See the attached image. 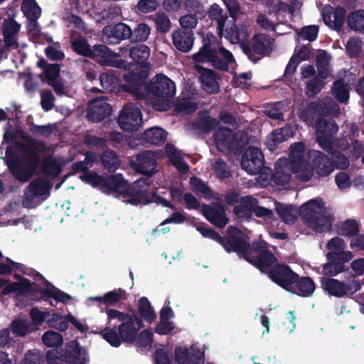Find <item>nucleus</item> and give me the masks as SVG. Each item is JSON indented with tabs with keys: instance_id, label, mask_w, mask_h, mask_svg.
Returning a JSON list of instances; mask_svg holds the SVG:
<instances>
[{
	"instance_id": "f257e3e1",
	"label": "nucleus",
	"mask_w": 364,
	"mask_h": 364,
	"mask_svg": "<svg viewBox=\"0 0 364 364\" xmlns=\"http://www.w3.org/2000/svg\"><path fill=\"white\" fill-rule=\"evenodd\" d=\"M80 178L93 187L102 186L107 192L114 193L119 200L127 204L138 206L155 202L165 207L171 206L167 200L153 193L148 178L136 180L132 185L121 174L103 178L93 172L85 171Z\"/></svg>"
},
{
	"instance_id": "f03ea898",
	"label": "nucleus",
	"mask_w": 364,
	"mask_h": 364,
	"mask_svg": "<svg viewBox=\"0 0 364 364\" xmlns=\"http://www.w3.org/2000/svg\"><path fill=\"white\" fill-rule=\"evenodd\" d=\"M288 163L294 173L301 181L310 180L314 171L319 176H326L333 171L334 166L331 159L319 151H305L302 142H297L289 149Z\"/></svg>"
},
{
	"instance_id": "7ed1b4c3",
	"label": "nucleus",
	"mask_w": 364,
	"mask_h": 364,
	"mask_svg": "<svg viewBox=\"0 0 364 364\" xmlns=\"http://www.w3.org/2000/svg\"><path fill=\"white\" fill-rule=\"evenodd\" d=\"M148 74L144 73L141 76H134V79L129 80L126 77V83L124 89L132 93L136 98L143 99L150 95L162 98L161 102H154V107L159 111H166L171 107V101L168 98L176 94L175 83L164 75H157L150 85H146L145 79Z\"/></svg>"
},
{
	"instance_id": "20e7f679",
	"label": "nucleus",
	"mask_w": 364,
	"mask_h": 364,
	"mask_svg": "<svg viewBox=\"0 0 364 364\" xmlns=\"http://www.w3.org/2000/svg\"><path fill=\"white\" fill-rule=\"evenodd\" d=\"M244 257L250 263L255 265L262 272H268L269 278L284 289L291 291V287L296 281L298 275L286 265H277L272 268L275 259L273 255L266 250V243L249 247Z\"/></svg>"
},
{
	"instance_id": "39448f33",
	"label": "nucleus",
	"mask_w": 364,
	"mask_h": 364,
	"mask_svg": "<svg viewBox=\"0 0 364 364\" xmlns=\"http://www.w3.org/2000/svg\"><path fill=\"white\" fill-rule=\"evenodd\" d=\"M304 223L314 231L322 232L331 230L334 217L321 198L309 200L299 208Z\"/></svg>"
},
{
	"instance_id": "423d86ee",
	"label": "nucleus",
	"mask_w": 364,
	"mask_h": 364,
	"mask_svg": "<svg viewBox=\"0 0 364 364\" xmlns=\"http://www.w3.org/2000/svg\"><path fill=\"white\" fill-rule=\"evenodd\" d=\"M143 326L142 319L132 314L119 326L118 332L115 328H107L101 331L100 334L112 346L117 348L122 342L134 343Z\"/></svg>"
},
{
	"instance_id": "0eeeda50",
	"label": "nucleus",
	"mask_w": 364,
	"mask_h": 364,
	"mask_svg": "<svg viewBox=\"0 0 364 364\" xmlns=\"http://www.w3.org/2000/svg\"><path fill=\"white\" fill-rule=\"evenodd\" d=\"M5 158L10 171L18 181L21 182L29 180L39 163L37 152L31 149L27 150L21 157L16 159L11 154V148L8 146Z\"/></svg>"
},
{
	"instance_id": "6e6552de",
	"label": "nucleus",
	"mask_w": 364,
	"mask_h": 364,
	"mask_svg": "<svg viewBox=\"0 0 364 364\" xmlns=\"http://www.w3.org/2000/svg\"><path fill=\"white\" fill-rule=\"evenodd\" d=\"M193 58L196 63H210L217 69L227 70L235 65L232 53L218 43H205Z\"/></svg>"
},
{
	"instance_id": "1a4fd4ad",
	"label": "nucleus",
	"mask_w": 364,
	"mask_h": 364,
	"mask_svg": "<svg viewBox=\"0 0 364 364\" xmlns=\"http://www.w3.org/2000/svg\"><path fill=\"white\" fill-rule=\"evenodd\" d=\"M72 46L73 50L83 55L90 56L91 55L100 56L102 59L100 61L105 65H108L118 68L127 69L129 68L130 64L124 60L118 59L119 54L112 51L109 48L104 45L95 46L91 50L87 41L82 38L73 41Z\"/></svg>"
},
{
	"instance_id": "9d476101",
	"label": "nucleus",
	"mask_w": 364,
	"mask_h": 364,
	"mask_svg": "<svg viewBox=\"0 0 364 364\" xmlns=\"http://www.w3.org/2000/svg\"><path fill=\"white\" fill-rule=\"evenodd\" d=\"M196 230L204 237L210 238L223 245L225 250L228 252H237L240 255H242L244 256L247 250H249V245L246 240V235L236 228H228V237L226 242H224L220 235L210 228L198 226Z\"/></svg>"
},
{
	"instance_id": "9b49d317",
	"label": "nucleus",
	"mask_w": 364,
	"mask_h": 364,
	"mask_svg": "<svg viewBox=\"0 0 364 364\" xmlns=\"http://www.w3.org/2000/svg\"><path fill=\"white\" fill-rule=\"evenodd\" d=\"M50 187V184L45 178L33 180L25 193L23 205L28 208L36 206L48 198Z\"/></svg>"
},
{
	"instance_id": "f8f14e48",
	"label": "nucleus",
	"mask_w": 364,
	"mask_h": 364,
	"mask_svg": "<svg viewBox=\"0 0 364 364\" xmlns=\"http://www.w3.org/2000/svg\"><path fill=\"white\" fill-rule=\"evenodd\" d=\"M118 122L119 127L126 132L136 131L142 124L140 109L132 104L125 105L119 113Z\"/></svg>"
},
{
	"instance_id": "ddd939ff",
	"label": "nucleus",
	"mask_w": 364,
	"mask_h": 364,
	"mask_svg": "<svg viewBox=\"0 0 364 364\" xmlns=\"http://www.w3.org/2000/svg\"><path fill=\"white\" fill-rule=\"evenodd\" d=\"M321 287L331 296L341 297L348 294H352L360 289L357 281L345 284L336 279L323 277L321 281Z\"/></svg>"
},
{
	"instance_id": "4468645a",
	"label": "nucleus",
	"mask_w": 364,
	"mask_h": 364,
	"mask_svg": "<svg viewBox=\"0 0 364 364\" xmlns=\"http://www.w3.org/2000/svg\"><path fill=\"white\" fill-rule=\"evenodd\" d=\"M242 132L233 134L230 129L220 128L214 134V141L217 149L222 152H226L243 143Z\"/></svg>"
},
{
	"instance_id": "2eb2a0df",
	"label": "nucleus",
	"mask_w": 364,
	"mask_h": 364,
	"mask_svg": "<svg viewBox=\"0 0 364 364\" xmlns=\"http://www.w3.org/2000/svg\"><path fill=\"white\" fill-rule=\"evenodd\" d=\"M241 203L245 208V213H242V207L240 206H235L234 208V213L239 218H247L251 213H253L257 217L264 218L267 221L271 222L273 217L272 212L267 208L259 206L256 198L252 196H245L242 198Z\"/></svg>"
},
{
	"instance_id": "dca6fc26",
	"label": "nucleus",
	"mask_w": 364,
	"mask_h": 364,
	"mask_svg": "<svg viewBox=\"0 0 364 364\" xmlns=\"http://www.w3.org/2000/svg\"><path fill=\"white\" fill-rule=\"evenodd\" d=\"M316 140L320 146L326 151L333 149L331 139L338 132V127L333 121H326L323 119L317 120L316 124Z\"/></svg>"
},
{
	"instance_id": "f3484780",
	"label": "nucleus",
	"mask_w": 364,
	"mask_h": 364,
	"mask_svg": "<svg viewBox=\"0 0 364 364\" xmlns=\"http://www.w3.org/2000/svg\"><path fill=\"white\" fill-rule=\"evenodd\" d=\"M235 22L236 21H234V19H232L231 23H225L223 29V34L219 36L220 37L224 36L225 38L231 43H240L243 51L247 53L250 51V48L244 45V41H246L249 36L247 27L244 23L237 26Z\"/></svg>"
},
{
	"instance_id": "a211bd4d",
	"label": "nucleus",
	"mask_w": 364,
	"mask_h": 364,
	"mask_svg": "<svg viewBox=\"0 0 364 364\" xmlns=\"http://www.w3.org/2000/svg\"><path fill=\"white\" fill-rule=\"evenodd\" d=\"M264 165V156L259 149L248 147L245 151L241 161L242 168L249 174H257Z\"/></svg>"
},
{
	"instance_id": "6ab92c4d",
	"label": "nucleus",
	"mask_w": 364,
	"mask_h": 364,
	"mask_svg": "<svg viewBox=\"0 0 364 364\" xmlns=\"http://www.w3.org/2000/svg\"><path fill=\"white\" fill-rule=\"evenodd\" d=\"M346 244L343 239L339 237H334L326 244V248L328 250L327 257L328 260H341L343 262L350 261L353 257V253L349 250H346Z\"/></svg>"
},
{
	"instance_id": "aec40b11",
	"label": "nucleus",
	"mask_w": 364,
	"mask_h": 364,
	"mask_svg": "<svg viewBox=\"0 0 364 364\" xmlns=\"http://www.w3.org/2000/svg\"><path fill=\"white\" fill-rule=\"evenodd\" d=\"M175 360L178 364H203V353L195 346L190 348L178 346L175 350Z\"/></svg>"
},
{
	"instance_id": "412c9836",
	"label": "nucleus",
	"mask_w": 364,
	"mask_h": 364,
	"mask_svg": "<svg viewBox=\"0 0 364 364\" xmlns=\"http://www.w3.org/2000/svg\"><path fill=\"white\" fill-rule=\"evenodd\" d=\"M129 55L131 58L139 64H143V70L139 73H129L124 75V80H126V77H129V80L134 79V76L136 77L141 76L144 73L148 74V70L150 67V65L146 63L147 59L150 55V48L144 45V44H138L133 46L129 49Z\"/></svg>"
},
{
	"instance_id": "4be33fe9",
	"label": "nucleus",
	"mask_w": 364,
	"mask_h": 364,
	"mask_svg": "<svg viewBox=\"0 0 364 364\" xmlns=\"http://www.w3.org/2000/svg\"><path fill=\"white\" fill-rule=\"evenodd\" d=\"M20 28L21 25L13 19H7L3 24V33L6 46L18 51L26 47L25 44L20 46L16 43V36Z\"/></svg>"
},
{
	"instance_id": "5701e85b",
	"label": "nucleus",
	"mask_w": 364,
	"mask_h": 364,
	"mask_svg": "<svg viewBox=\"0 0 364 364\" xmlns=\"http://www.w3.org/2000/svg\"><path fill=\"white\" fill-rule=\"evenodd\" d=\"M112 108L105 97L92 100L89 106L87 118L92 122H99L111 114Z\"/></svg>"
},
{
	"instance_id": "b1692460",
	"label": "nucleus",
	"mask_w": 364,
	"mask_h": 364,
	"mask_svg": "<svg viewBox=\"0 0 364 364\" xmlns=\"http://www.w3.org/2000/svg\"><path fill=\"white\" fill-rule=\"evenodd\" d=\"M59 73V65L58 64H51L46 68L43 73L40 75V77L52 86L57 95H62L64 94V85L58 78Z\"/></svg>"
},
{
	"instance_id": "393cba45",
	"label": "nucleus",
	"mask_w": 364,
	"mask_h": 364,
	"mask_svg": "<svg viewBox=\"0 0 364 364\" xmlns=\"http://www.w3.org/2000/svg\"><path fill=\"white\" fill-rule=\"evenodd\" d=\"M202 211L205 218L218 227H224L228 223L224 208L220 203H214L210 206L203 205Z\"/></svg>"
},
{
	"instance_id": "a878e982",
	"label": "nucleus",
	"mask_w": 364,
	"mask_h": 364,
	"mask_svg": "<svg viewBox=\"0 0 364 364\" xmlns=\"http://www.w3.org/2000/svg\"><path fill=\"white\" fill-rule=\"evenodd\" d=\"M128 296V293L124 289L119 288L108 291L102 296L88 297L85 300V304L90 306L92 301H97L107 306H113L118 302L126 300Z\"/></svg>"
},
{
	"instance_id": "bb28decb",
	"label": "nucleus",
	"mask_w": 364,
	"mask_h": 364,
	"mask_svg": "<svg viewBox=\"0 0 364 364\" xmlns=\"http://www.w3.org/2000/svg\"><path fill=\"white\" fill-rule=\"evenodd\" d=\"M346 129L348 130L346 135H344V139L338 144V147L341 150H345L350 146V142L353 146L352 152L355 157H358L360 154L363 151V145L355 138L358 136V129L355 124H350V125H346Z\"/></svg>"
},
{
	"instance_id": "cd10ccee",
	"label": "nucleus",
	"mask_w": 364,
	"mask_h": 364,
	"mask_svg": "<svg viewBox=\"0 0 364 364\" xmlns=\"http://www.w3.org/2000/svg\"><path fill=\"white\" fill-rule=\"evenodd\" d=\"M156 154L151 151L140 153L137 155L134 161V168L137 171L146 175L152 174L156 168Z\"/></svg>"
},
{
	"instance_id": "c85d7f7f",
	"label": "nucleus",
	"mask_w": 364,
	"mask_h": 364,
	"mask_svg": "<svg viewBox=\"0 0 364 364\" xmlns=\"http://www.w3.org/2000/svg\"><path fill=\"white\" fill-rule=\"evenodd\" d=\"M292 171L287 159H280L276 162L272 180L277 186H284L290 181Z\"/></svg>"
},
{
	"instance_id": "c756f323",
	"label": "nucleus",
	"mask_w": 364,
	"mask_h": 364,
	"mask_svg": "<svg viewBox=\"0 0 364 364\" xmlns=\"http://www.w3.org/2000/svg\"><path fill=\"white\" fill-rule=\"evenodd\" d=\"M65 360L68 364H85L87 361L86 350L76 341H70L66 346Z\"/></svg>"
},
{
	"instance_id": "7c9ffc66",
	"label": "nucleus",
	"mask_w": 364,
	"mask_h": 364,
	"mask_svg": "<svg viewBox=\"0 0 364 364\" xmlns=\"http://www.w3.org/2000/svg\"><path fill=\"white\" fill-rule=\"evenodd\" d=\"M172 40L177 49L183 52H188L193 45V32L180 29L176 30L172 33Z\"/></svg>"
},
{
	"instance_id": "2f4dec72",
	"label": "nucleus",
	"mask_w": 364,
	"mask_h": 364,
	"mask_svg": "<svg viewBox=\"0 0 364 364\" xmlns=\"http://www.w3.org/2000/svg\"><path fill=\"white\" fill-rule=\"evenodd\" d=\"M105 33L107 35V41L111 43H115L117 41L129 38L132 31L129 26L123 23H117L114 26L105 27Z\"/></svg>"
},
{
	"instance_id": "473e14b6",
	"label": "nucleus",
	"mask_w": 364,
	"mask_h": 364,
	"mask_svg": "<svg viewBox=\"0 0 364 364\" xmlns=\"http://www.w3.org/2000/svg\"><path fill=\"white\" fill-rule=\"evenodd\" d=\"M326 112V111L323 109V100H318L309 103L304 109H301L299 115L306 124L311 125L316 117L323 116V113Z\"/></svg>"
},
{
	"instance_id": "72a5a7b5",
	"label": "nucleus",
	"mask_w": 364,
	"mask_h": 364,
	"mask_svg": "<svg viewBox=\"0 0 364 364\" xmlns=\"http://www.w3.org/2000/svg\"><path fill=\"white\" fill-rule=\"evenodd\" d=\"M196 69L200 75L203 89L209 93L217 92L219 90V87L213 72L199 65L196 66Z\"/></svg>"
},
{
	"instance_id": "f704fd0d",
	"label": "nucleus",
	"mask_w": 364,
	"mask_h": 364,
	"mask_svg": "<svg viewBox=\"0 0 364 364\" xmlns=\"http://www.w3.org/2000/svg\"><path fill=\"white\" fill-rule=\"evenodd\" d=\"M344 15V10L342 9L333 10L332 7H325L322 11L324 23L328 27L333 28H336L342 24Z\"/></svg>"
},
{
	"instance_id": "c9c22d12",
	"label": "nucleus",
	"mask_w": 364,
	"mask_h": 364,
	"mask_svg": "<svg viewBox=\"0 0 364 364\" xmlns=\"http://www.w3.org/2000/svg\"><path fill=\"white\" fill-rule=\"evenodd\" d=\"M15 278L18 280L16 282L6 283L4 284L2 293L6 294L11 292L24 293L28 291L31 289V282L26 279L21 277L18 274L15 275Z\"/></svg>"
},
{
	"instance_id": "e433bc0d",
	"label": "nucleus",
	"mask_w": 364,
	"mask_h": 364,
	"mask_svg": "<svg viewBox=\"0 0 364 364\" xmlns=\"http://www.w3.org/2000/svg\"><path fill=\"white\" fill-rule=\"evenodd\" d=\"M15 278L18 280L16 282L6 283L4 284L2 293L6 294L11 292L24 293L28 291L31 289V282L26 279L21 277L18 274L15 275Z\"/></svg>"
},
{
	"instance_id": "4c0bfd02",
	"label": "nucleus",
	"mask_w": 364,
	"mask_h": 364,
	"mask_svg": "<svg viewBox=\"0 0 364 364\" xmlns=\"http://www.w3.org/2000/svg\"><path fill=\"white\" fill-rule=\"evenodd\" d=\"M167 132L159 127L147 129L143 134V139L154 145H160L165 141Z\"/></svg>"
},
{
	"instance_id": "58836bf2",
	"label": "nucleus",
	"mask_w": 364,
	"mask_h": 364,
	"mask_svg": "<svg viewBox=\"0 0 364 364\" xmlns=\"http://www.w3.org/2000/svg\"><path fill=\"white\" fill-rule=\"evenodd\" d=\"M138 312L141 318L149 323H151L156 318L154 309L146 297H141L139 299Z\"/></svg>"
},
{
	"instance_id": "ea45409f",
	"label": "nucleus",
	"mask_w": 364,
	"mask_h": 364,
	"mask_svg": "<svg viewBox=\"0 0 364 364\" xmlns=\"http://www.w3.org/2000/svg\"><path fill=\"white\" fill-rule=\"evenodd\" d=\"M272 39L265 35H255L253 38L252 49L257 53L267 55L272 48Z\"/></svg>"
},
{
	"instance_id": "a19ab883",
	"label": "nucleus",
	"mask_w": 364,
	"mask_h": 364,
	"mask_svg": "<svg viewBox=\"0 0 364 364\" xmlns=\"http://www.w3.org/2000/svg\"><path fill=\"white\" fill-rule=\"evenodd\" d=\"M208 16L212 21L217 23V31L218 35L223 34V29L224 28L227 16L223 14V9L217 4H213L208 10Z\"/></svg>"
},
{
	"instance_id": "79ce46f5",
	"label": "nucleus",
	"mask_w": 364,
	"mask_h": 364,
	"mask_svg": "<svg viewBox=\"0 0 364 364\" xmlns=\"http://www.w3.org/2000/svg\"><path fill=\"white\" fill-rule=\"evenodd\" d=\"M336 230L341 235L355 237V235L359 232V224L354 219H348L338 223Z\"/></svg>"
},
{
	"instance_id": "37998d69",
	"label": "nucleus",
	"mask_w": 364,
	"mask_h": 364,
	"mask_svg": "<svg viewBox=\"0 0 364 364\" xmlns=\"http://www.w3.org/2000/svg\"><path fill=\"white\" fill-rule=\"evenodd\" d=\"M276 210L283 222L287 224L294 223L297 218L298 210L292 205L277 203Z\"/></svg>"
},
{
	"instance_id": "c03bdc74",
	"label": "nucleus",
	"mask_w": 364,
	"mask_h": 364,
	"mask_svg": "<svg viewBox=\"0 0 364 364\" xmlns=\"http://www.w3.org/2000/svg\"><path fill=\"white\" fill-rule=\"evenodd\" d=\"M43 294L45 299L48 301L51 305H53V300L55 301H60L64 304H67L71 300V296L70 295L53 287H48L45 289Z\"/></svg>"
},
{
	"instance_id": "a18cd8bd",
	"label": "nucleus",
	"mask_w": 364,
	"mask_h": 364,
	"mask_svg": "<svg viewBox=\"0 0 364 364\" xmlns=\"http://www.w3.org/2000/svg\"><path fill=\"white\" fill-rule=\"evenodd\" d=\"M166 153L172 164L181 173H186L188 170L187 164L183 161L178 151L172 145H167L165 148Z\"/></svg>"
},
{
	"instance_id": "49530a36",
	"label": "nucleus",
	"mask_w": 364,
	"mask_h": 364,
	"mask_svg": "<svg viewBox=\"0 0 364 364\" xmlns=\"http://www.w3.org/2000/svg\"><path fill=\"white\" fill-rule=\"evenodd\" d=\"M297 294L302 296H310L315 290L314 282L309 277H302L294 282Z\"/></svg>"
},
{
	"instance_id": "de8ad7c7",
	"label": "nucleus",
	"mask_w": 364,
	"mask_h": 364,
	"mask_svg": "<svg viewBox=\"0 0 364 364\" xmlns=\"http://www.w3.org/2000/svg\"><path fill=\"white\" fill-rule=\"evenodd\" d=\"M348 26L360 33H364V11H356L351 13L348 17Z\"/></svg>"
},
{
	"instance_id": "09e8293b",
	"label": "nucleus",
	"mask_w": 364,
	"mask_h": 364,
	"mask_svg": "<svg viewBox=\"0 0 364 364\" xmlns=\"http://www.w3.org/2000/svg\"><path fill=\"white\" fill-rule=\"evenodd\" d=\"M329 61L330 56L328 53L324 50L320 51L317 55V68L318 75L322 79L327 78L330 74Z\"/></svg>"
},
{
	"instance_id": "8fccbe9b",
	"label": "nucleus",
	"mask_w": 364,
	"mask_h": 364,
	"mask_svg": "<svg viewBox=\"0 0 364 364\" xmlns=\"http://www.w3.org/2000/svg\"><path fill=\"white\" fill-rule=\"evenodd\" d=\"M21 10L27 18H38L41 14V9L36 0H23Z\"/></svg>"
},
{
	"instance_id": "3c124183",
	"label": "nucleus",
	"mask_w": 364,
	"mask_h": 364,
	"mask_svg": "<svg viewBox=\"0 0 364 364\" xmlns=\"http://www.w3.org/2000/svg\"><path fill=\"white\" fill-rule=\"evenodd\" d=\"M69 319L68 314L61 316L58 314H53L46 319V322L50 327L64 331L68 328Z\"/></svg>"
},
{
	"instance_id": "603ef678",
	"label": "nucleus",
	"mask_w": 364,
	"mask_h": 364,
	"mask_svg": "<svg viewBox=\"0 0 364 364\" xmlns=\"http://www.w3.org/2000/svg\"><path fill=\"white\" fill-rule=\"evenodd\" d=\"M333 96L341 102H345L348 100V90L346 86L344 79L336 80L331 89Z\"/></svg>"
},
{
	"instance_id": "864d4df0",
	"label": "nucleus",
	"mask_w": 364,
	"mask_h": 364,
	"mask_svg": "<svg viewBox=\"0 0 364 364\" xmlns=\"http://www.w3.org/2000/svg\"><path fill=\"white\" fill-rule=\"evenodd\" d=\"M11 328L13 333L18 336H24L37 330L34 325H31L28 321L21 319L14 320L11 323Z\"/></svg>"
},
{
	"instance_id": "5fc2aeb1",
	"label": "nucleus",
	"mask_w": 364,
	"mask_h": 364,
	"mask_svg": "<svg viewBox=\"0 0 364 364\" xmlns=\"http://www.w3.org/2000/svg\"><path fill=\"white\" fill-rule=\"evenodd\" d=\"M151 18L154 22L156 28L159 32L165 33L171 29V21L164 13H156L151 16Z\"/></svg>"
},
{
	"instance_id": "6e6d98bb",
	"label": "nucleus",
	"mask_w": 364,
	"mask_h": 364,
	"mask_svg": "<svg viewBox=\"0 0 364 364\" xmlns=\"http://www.w3.org/2000/svg\"><path fill=\"white\" fill-rule=\"evenodd\" d=\"M100 79L102 88L107 92H112L119 82L118 77L112 72L103 73Z\"/></svg>"
},
{
	"instance_id": "4d7b16f0",
	"label": "nucleus",
	"mask_w": 364,
	"mask_h": 364,
	"mask_svg": "<svg viewBox=\"0 0 364 364\" xmlns=\"http://www.w3.org/2000/svg\"><path fill=\"white\" fill-rule=\"evenodd\" d=\"M43 343L48 347H57L63 343V336L53 331L45 332L42 336Z\"/></svg>"
},
{
	"instance_id": "13d9d810",
	"label": "nucleus",
	"mask_w": 364,
	"mask_h": 364,
	"mask_svg": "<svg viewBox=\"0 0 364 364\" xmlns=\"http://www.w3.org/2000/svg\"><path fill=\"white\" fill-rule=\"evenodd\" d=\"M309 55V50L308 48H301L298 52L290 59V61L287 66V71L294 72L296 69V65L299 64L301 61L307 59Z\"/></svg>"
},
{
	"instance_id": "bf43d9fd",
	"label": "nucleus",
	"mask_w": 364,
	"mask_h": 364,
	"mask_svg": "<svg viewBox=\"0 0 364 364\" xmlns=\"http://www.w3.org/2000/svg\"><path fill=\"white\" fill-rule=\"evenodd\" d=\"M330 262L323 267V274L335 276L344 271V264L341 260H329Z\"/></svg>"
},
{
	"instance_id": "052dcab7",
	"label": "nucleus",
	"mask_w": 364,
	"mask_h": 364,
	"mask_svg": "<svg viewBox=\"0 0 364 364\" xmlns=\"http://www.w3.org/2000/svg\"><path fill=\"white\" fill-rule=\"evenodd\" d=\"M178 22L184 31H193L198 23L197 14H186L180 17Z\"/></svg>"
},
{
	"instance_id": "680f3d73",
	"label": "nucleus",
	"mask_w": 364,
	"mask_h": 364,
	"mask_svg": "<svg viewBox=\"0 0 364 364\" xmlns=\"http://www.w3.org/2000/svg\"><path fill=\"white\" fill-rule=\"evenodd\" d=\"M153 333L150 329L143 330L139 334L137 345L143 350H148L151 348L153 342Z\"/></svg>"
},
{
	"instance_id": "e2e57ef3",
	"label": "nucleus",
	"mask_w": 364,
	"mask_h": 364,
	"mask_svg": "<svg viewBox=\"0 0 364 364\" xmlns=\"http://www.w3.org/2000/svg\"><path fill=\"white\" fill-rule=\"evenodd\" d=\"M286 139L280 129H276L269 134L267 138L266 144L267 148L272 151L276 149L277 146L285 141Z\"/></svg>"
},
{
	"instance_id": "0e129e2a",
	"label": "nucleus",
	"mask_w": 364,
	"mask_h": 364,
	"mask_svg": "<svg viewBox=\"0 0 364 364\" xmlns=\"http://www.w3.org/2000/svg\"><path fill=\"white\" fill-rule=\"evenodd\" d=\"M325 79L321 78L318 75L317 77L309 80L306 83V94L308 96H314L318 94L324 87L326 82Z\"/></svg>"
},
{
	"instance_id": "69168bd1",
	"label": "nucleus",
	"mask_w": 364,
	"mask_h": 364,
	"mask_svg": "<svg viewBox=\"0 0 364 364\" xmlns=\"http://www.w3.org/2000/svg\"><path fill=\"white\" fill-rule=\"evenodd\" d=\"M151 33V28L146 23H140L134 28L133 35L134 38L138 41H146Z\"/></svg>"
},
{
	"instance_id": "338daca9",
	"label": "nucleus",
	"mask_w": 364,
	"mask_h": 364,
	"mask_svg": "<svg viewBox=\"0 0 364 364\" xmlns=\"http://www.w3.org/2000/svg\"><path fill=\"white\" fill-rule=\"evenodd\" d=\"M43 171L50 176H56L60 171L59 164L53 158H48L43 161Z\"/></svg>"
},
{
	"instance_id": "774afa93",
	"label": "nucleus",
	"mask_w": 364,
	"mask_h": 364,
	"mask_svg": "<svg viewBox=\"0 0 364 364\" xmlns=\"http://www.w3.org/2000/svg\"><path fill=\"white\" fill-rule=\"evenodd\" d=\"M183 6L189 14L198 15L204 12V6L198 0H184Z\"/></svg>"
}]
</instances>
